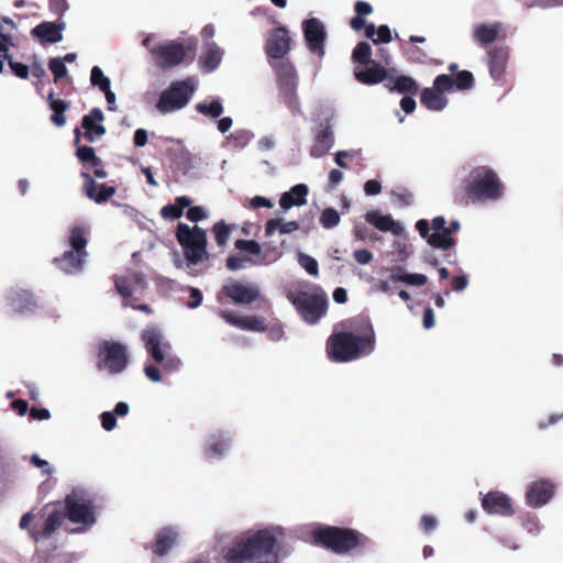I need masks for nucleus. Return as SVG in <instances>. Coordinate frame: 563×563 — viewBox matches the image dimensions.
I'll list each match as a JSON object with an SVG mask.
<instances>
[{
	"instance_id": "nucleus-28",
	"label": "nucleus",
	"mask_w": 563,
	"mask_h": 563,
	"mask_svg": "<svg viewBox=\"0 0 563 563\" xmlns=\"http://www.w3.org/2000/svg\"><path fill=\"white\" fill-rule=\"evenodd\" d=\"M87 256L70 249L65 251L62 256L55 257L54 263L60 271L67 274H76L82 269Z\"/></svg>"
},
{
	"instance_id": "nucleus-25",
	"label": "nucleus",
	"mask_w": 563,
	"mask_h": 563,
	"mask_svg": "<svg viewBox=\"0 0 563 563\" xmlns=\"http://www.w3.org/2000/svg\"><path fill=\"white\" fill-rule=\"evenodd\" d=\"M7 301L15 313L30 312L37 307L33 294L24 289H11L7 295Z\"/></svg>"
},
{
	"instance_id": "nucleus-6",
	"label": "nucleus",
	"mask_w": 563,
	"mask_h": 563,
	"mask_svg": "<svg viewBox=\"0 0 563 563\" xmlns=\"http://www.w3.org/2000/svg\"><path fill=\"white\" fill-rule=\"evenodd\" d=\"M176 239L183 247L186 260L197 265L209 258L207 252V234L198 225L189 227L179 222L176 230Z\"/></svg>"
},
{
	"instance_id": "nucleus-8",
	"label": "nucleus",
	"mask_w": 563,
	"mask_h": 563,
	"mask_svg": "<svg viewBox=\"0 0 563 563\" xmlns=\"http://www.w3.org/2000/svg\"><path fill=\"white\" fill-rule=\"evenodd\" d=\"M288 298L302 320L309 324L318 323L328 311V296L321 288L312 294L301 290Z\"/></svg>"
},
{
	"instance_id": "nucleus-44",
	"label": "nucleus",
	"mask_w": 563,
	"mask_h": 563,
	"mask_svg": "<svg viewBox=\"0 0 563 563\" xmlns=\"http://www.w3.org/2000/svg\"><path fill=\"white\" fill-rule=\"evenodd\" d=\"M0 55L2 57L1 58L2 60L4 59V60L8 62V65L11 68V71L14 74V76H16L20 79H27L29 78V76H30V66H27V65H25L23 63L13 60V58L9 54V52H7V54H0Z\"/></svg>"
},
{
	"instance_id": "nucleus-58",
	"label": "nucleus",
	"mask_w": 563,
	"mask_h": 563,
	"mask_svg": "<svg viewBox=\"0 0 563 563\" xmlns=\"http://www.w3.org/2000/svg\"><path fill=\"white\" fill-rule=\"evenodd\" d=\"M391 196L402 207L410 206L413 201V195L406 188L393 190Z\"/></svg>"
},
{
	"instance_id": "nucleus-57",
	"label": "nucleus",
	"mask_w": 563,
	"mask_h": 563,
	"mask_svg": "<svg viewBox=\"0 0 563 563\" xmlns=\"http://www.w3.org/2000/svg\"><path fill=\"white\" fill-rule=\"evenodd\" d=\"M405 53L411 63L424 64L428 60V54L420 47L411 46Z\"/></svg>"
},
{
	"instance_id": "nucleus-45",
	"label": "nucleus",
	"mask_w": 563,
	"mask_h": 563,
	"mask_svg": "<svg viewBox=\"0 0 563 563\" xmlns=\"http://www.w3.org/2000/svg\"><path fill=\"white\" fill-rule=\"evenodd\" d=\"M196 110L203 115L216 119L222 114L223 107L219 100H212L209 104L202 102L197 103Z\"/></svg>"
},
{
	"instance_id": "nucleus-23",
	"label": "nucleus",
	"mask_w": 563,
	"mask_h": 563,
	"mask_svg": "<svg viewBox=\"0 0 563 563\" xmlns=\"http://www.w3.org/2000/svg\"><path fill=\"white\" fill-rule=\"evenodd\" d=\"M64 22H42L32 29L31 34L41 44H54L63 40Z\"/></svg>"
},
{
	"instance_id": "nucleus-38",
	"label": "nucleus",
	"mask_w": 563,
	"mask_h": 563,
	"mask_svg": "<svg viewBox=\"0 0 563 563\" xmlns=\"http://www.w3.org/2000/svg\"><path fill=\"white\" fill-rule=\"evenodd\" d=\"M365 220L382 232H398V224L389 214L384 216L378 211L372 210L365 214Z\"/></svg>"
},
{
	"instance_id": "nucleus-4",
	"label": "nucleus",
	"mask_w": 563,
	"mask_h": 563,
	"mask_svg": "<svg viewBox=\"0 0 563 563\" xmlns=\"http://www.w3.org/2000/svg\"><path fill=\"white\" fill-rule=\"evenodd\" d=\"M505 191L506 186L495 169L488 165H477L463 177L454 194V201L464 207L498 201Z\"/></svg>"
},
{
	"instance_id": "nucleus-54",
	"label": "nucleus",
	"mask_w": 563,
	"mask_h": 563,
	"mask_svg": "<svg viewBox=\"0 0 563 563\" xmlns=\"http://www.w3.org/2000/svg\"><path fill=\"white\" fill-rule=\"evenodd\" d=\"M252 133L246 130H238L229 136V142L236 147H243L249 144Z\"/></svg>"
},
{
	"instance_id": "nucleus-16",
	"label": "nucleus",
	"mask_w": 563,
	"mask_h": 563,
	"mask_svg": "<svg viewBox=\"0 0 563 563\" xmlns=\"http://www.w3.org/2000/svg\"><path fill=\"white\" fill-rule=\"evenodd\" d=\"M155 65L162 69H170L185 59L186 51L181 43L169 42L158 44L151 49Z\"/></svg>"
},
{
	"instance_id": "nucleus-13",
	"label": "nucleus",
	"mask_w": 563,
	"mask_h": 563,
	"mask_svg": "<svg viewBox=\"0 0 563 563\" xmlns=\"http://www.w3.org/2000/svg\"><path fill=\"white\" fill-rule=\"evenodd\" d=\"M261 291L253 284H244L240 280L230 279L217 292V301L220 305L232 302L239 306L251 305L261 298Z\"/></svg>"
},
{
	"instance_id": "nucleus-22",
	"label": "nucleus",
	"mask_w": 563,
	"mask_h": 563,
	"mask_svg": "<svg viewBox=\"0 0 563 563\" xmlns=\"http://www.w3.org/2000/svg\"><path fill=\"white\" fill-rule=\"evenodd\" d=\"M178 536L174 527H163L156 532L154 542L145 545V549L151 550L156 556H163L177 544Z\"/></svg>"
},
{
	"instance_id": "nucleus-18",
	"label": "nucleus",
	"mask_w": 563,
	"mask_h": 563,
	"mask_svg": "<svg viewBox=\"0 0 563 563\" xmlns=\"http://www.w3.org/2000/svg\"><path fill=\"white\" fill-rule=\"evenodd\" d=\"M334 144V133L331 119L320 121L316 126L314 142L310 148V155L314 158L323 157Z\"/></svg>"
},
{
	"instance_id": "nucleus-17",
	"label": "nucleus",
	"mask_w": 563,
	"mask_h": 563,
	"mask_svg": "<svg viewBox=\"0 0 563 563\" xmlns=\"http://www.w3.org/2000/svg\"><path fill=\"white\" fill-rule=\"evenodd\" d=\"M432 236L430 245L434 249L449 250L455 244V239L452 238L453 233H456L461 229V224L457 220H452L446 227V220L442 216H438L432 219Z\"/></svg>"
},
{
	"instance_id": "nucleus-34",
	"label": "nucleus",
	"mask_w": 563,
	"mask_h": 563,
	"mask_svg": "<svg viewBox=\"0 0 563 563\" xmlns=\"http://www.w3.org/2000/svg\"><path fill=\"white\" fill-rule=\"evenodd\" d=\"M386 87L391 91L398 93L416 96L419 92L418 82L410 76L400 75L397 76L386 84Z\"/></svg>"
},
{
	"instance_id": "nucleus-27",
	"label": "nucleus",
	"mask_w": 563,
	"mask_h": 563,
	"mask_svg": "<svg viewBox=\"0 0 563 563\" xmlns=\"http://www.w3.org/2000/svg\"><path fill=\"white\" fill-rule=\"evenodd\" d=\"M489 74L495 80H499L506 70L509 48L507 46H495L487 52Z\"/></svg>"
},
{
	"instance_id": "nucleus-53",
	"label": "nucleus",
	"mask_w": 563,
	"mask_h": 563,
	"mask_svg": "<svg viewBox=\"0 0 563 563\" xmlns=\"http://www.w3.org/2000/svg\"><path fill=\"white\" fill-rule=\"evenodd\" d=\"M453 77H451L450 75L442 74L435 77V79L433 80L432 88L443 95L444 92L450 91L453 88Z\"/></svg>"
},
{
	"instance_id": "nucleus-36",
	"label": "nucleus",
	"mask_w": 563,
	"mask_h": 563,
	"mask_svg": "<svg viewBox=\"0 0 563 563\" xmlns=\"http://www.w3.org/2000/svg\"><path fill=\"white\" fill-rule=\"evenodd\" d=\"M192 200L187 196L176 197L175 203L166 205L161 209V217L165 220H177L183 213L184 209L190 207Z\"/></svg>"
},
{
	"instance_id": "nucleus-37",
	"label": "nucleus",
	"mask_w": 563,
	"mask_h": 563,
	"mask_svg": "<svg viewBox=\"0 0 563 563\" xmlns=\"http://www.w3.org/2000/svg\"><path fill=\"white\" fill-rule=\"evenodd\" d=\"M421 103L432 111H441L445 108L448 99L433 88H424L420 95Z\"/></svg>"
},
{
	"instance_id": "nucleus-56",
	"label": "nucleus",
	"mask_w": 563,
	"mask_h": 563,
	"mask_svg": "<svg viewBox=\"0 0 563 563\" xmlns=\"http://www.w3.org/2000/svg\"><path fill=\"white\" fill-rule=\"evenodd\" d=\"M93 147L88 145H78L76 150V157L84 165H88L96 157Z\"/></svg>"
},
{
	"instance_id": "nucleus-55",
	"label": "nucleus",
	"mask_w": 563,
	"mask_h": 563,
	"mask_svg": "<svg viewBox=\"0 0 563 563\" xmlns=\"http://www.w3.org/2000/svg\"><path fill=\"white\" fill-rule=\"evenodd\" d=\"M235 249L247 252L253 255L261 254V245L254 240H243L239 239L234 243Z\"/></svg>"
},
{
	"instance_id": "nucleus-41",
	"label": "nucleus",
	"mask_w": 563,
	"mask_h": 563,
	"mask_svg": "<svg viewBox=\"0 0 563 563\" xmlns=\"http://www.w3.org/2000/svg\"><path fill=\"white\" fill-rule=\"evenodd\" d=\"M354 12L355 16H353L350 21V26L356 31L360 32L365 27V19L364 16L369 15L373 13V7L371 3L366 1H356L354 3Z\"/></svg>"
},
{
	"instance_id": "nucleus-29",
	"label": "nucleus",
	"mask_w": 563,
	"mask_h": 563,
	"mask_svg": "<svg viewBox=\"0 0 563 563\" xmlns=\"http://www.w3.org/2000/svg\"><path fill=\"white\" fill-rule=\"evenodd\" d=\"M90 228L85 223L75 224L69 228L67 244L71 250L88 255L86 250L89 241Z\"/></svg>"
},
{
	"instance_id": "nucleus-24",
	"label": "nucleus",
	"mask_w": 563,
	"mask_h": 563,
	"mask_svg": "<svg viewBox=\"0 0 563 563\" xmlns=\"http://www.w3.org/2000/svg\"><path fill=\"white\" fill-rule=\"evenodd\" d=\"M103 120V112L99 108H92L89 114L82 117L81 126L85 130L84 137L86 141L95 142L96 139L106 134V128L100 124Z\"/></svg>"
},
{
	"instance_id": "nucleus-64",
	"label": "nucleus",
	"mask_w": 563,
	"mask_h": 563,
	"mask_svg": "<svg viewBox=\"0 0 563 563\" xmlns=\"http://www.w3.org/2000/svg\"><path fill=\"white\" fill-rule=\"evenodd\" d=\"M438 521L432 515H423L420 520L421 529L429 533L437 528Z\"/></svg>"
},
{
	"instance_id": "nucleus-43",
	"label": "nucleus",
	"mask_w": 563,
	"mask_h": 563,
	"mask_svg": "<svg viewBox=\"0 0 563 563\" xmlns=\"http://www.w3.org/2000/svg\"><path fill=\"white\" fill-rule=\"evenodd\" d=\"M352 60L362 66L375 62L374 59H372L371 45L367 42H360L352 52Z\"/></svg>"
},
{
	"instance_id": "nucleus-19",
	"label": "nucleus",
	"mask_w": 563,
	"mask_h": 563,
	"mask_svg": "<svg viewBox=\"0 0 563 563\" xmlns=\"http://www.w3.org/2000/svg\"><path fill=\"white\" fill-rule=\"evenodd\" d=\"M482 507L488 515L510 517L515 514L510 497L498 490L483 495Z\"/></svg>"
},
{
	"instance_id": "nucleus-1",
	"label": "nucleus",
	"mask_w": 563,
	"mask_h": 563,
	"mask_svg": "<svg viewBox=\"0 0 563 563\" xmlns=\"http://www.w3.org/2000/svg\"><path fill=\"white\" fill-rule=\"evenodd\" d=\"M376 332L368 316L358 314L335 324L327 339L325 352L332 362L350 363L376 350Z\"/></svg>"
},
{
	"instance_id": "nucleus-9",
	"label": "nucleus",
	"mask_w": 563,
	"mask_h": 563,
	"mask_svg": "<svg viewBox=\"0 0 563 563\" xmlns=\"http://www.w3.org/2000/svg\"><path fill=\"white\" fill-rule=\"evenodd\" d=\"M141 338L150 356L156 363L162 364L165 372L173 373L180 368L181 361L177 356L167 353L170 344L164 341L159 329L155 327L146 328Z\"/></svg>"
},
{
	"instance_id": "nucleus-61",
	"label": "nucleus",
	"mask_w": 563,
	"mask_h": 563,
	"mask_svg": "<svg viewBox=\"0 0 563 563\" xmlns=\"http://www.w3.org/2000/svg\"><path fill=\"white\" fill-rule=\"evenodd\" d=\"M186 217L191 222H198L207 218V213L203 210L202 207L195 206V207H188Z\"/></svg>"
},
{
	"instance_id": "nucleus-12",
	"label": "nucleus",
	"mask_w": 563,
	"mask_h": 563,
	"mask_svg": "<svg viewBox=\"0 0 563 563\" xmlns=\"http://www.w3.org/2000/svg\"><path fill=\"white\" fill-rule=\"evenodd\" d=\"M217 314L228 324L245 331L264 332L268 330V336L273 341H278L284 335L280 325L267 328L266 320L257 316H239L236 312L228 309H218Z\"/></svg>"
},
{
	"instance_id": "nucleus-47",
	"label": "nucleus",
	"mask_w": 563,
	"mask_h": 563,
	"mask_svg": "<svg viewBox=\"0 0 563 563\" xmlns=\"http://www.w3.org/2000/svg\"><path fill=\"white\" fill-rule=\"evenodd\" d=\"M340 222V214L334 208H325L320 217V224L324 229H332Z\"/></svg>"
},
{
	"instance_id": "nucleus-48",
	"label": "nucleus",
	"mask_w": 563,
	"mask_h": 563,
	"mask_svg": "<svg viewBox=\"0 0 563 563\" xmlns=\"http://www.w3.org/2000/svg\"><path fill=\"white\" fill-rule=\"evenodd\" d=\"M90 81L92 86L98 87L101 91L110 88V79L104 76L99 66H93L91 69Z\"/></svg>"
},
{
	"instance_id": "nucleus-5",
	"label": "nucleus",
	"mask_w": 563,
	"mask_h": 563,
	"mask_svg": "<svg viewBox=\"0 0 563 563\" xmlns=\"http://www.w3.org/2000/svg\"><path fill=\"white\" fill-rule=\"evenodd\" d=\"M311 539L318 547L342 555L365 547L368 539L357 530L336 526H323L311 531Z\"/></svg>"
},
{
	"instance_id": "nucleus-46",
	"label": "nucleus",
	"mask_w": 563,
	"mask_h": 563,
	"mask_svg": "<svg viewBox=\"0 0 563 563\" xmlns=\"http://www.w3.org/2000/svg\"><path fill=\"white\" fill-rule=\"evenodd\" d=\"M212 231L214 233L217 244L221 247L225 246L229 241L232 228L225 224L224 221H219L213 224Z\"/></svg>"
},
{
	"instance_id": "nucleus-11",
	"label": "nucleus",
	"mask_w": 563,
	"mask_h": 563,
	"mask_svg": "<svg viewBox=\"0 0 563 563\" xmlns=\"http://www.w3.org/2000/svg\"><path fill=\"white\" fill-rule=\"evenodd\" d=\"M195 92L190 78L176 80L162 91L156 108L161 113H168L186 107Z\"/></svg>"
},
{
	"instance_id": "nucleus-52",
	"label": "nucleus",
	"mask_w": 563,
	"mask_h": 563,
	"mask_svg": "<svg viewBox=\"0 0 563 563\" xmlns=\"http://www.w3.org/2000/svg\"><path fill=\"white\" fill-rule=\"evenodd\" d=\"M48 68L54 76V80L58 81L67 75V67L59 57H54L48 60Z\"/></svg>"
},
{
	"instance_id": "nucleus-50",
	"label": "nucleus",
	"mask_w": 563,
	"mask_h": 563,
	"mask_svg": "<svg viewBox=\"0 0 563 563\" xmlns=\"http://www.w3.org/2000/svg\"><path fill=\"white\" fill-rule=\"evenodd\" d=\"M114 285L117 291L123 297V298H130L133 295V287H132V279L130 276H120L114 279Z\"/></svg>"
},
{
	"instance_id": "nucleus-20",
	"label": "nucleus",
	"mask_w": 563,
	"mask_h": 563,
	"mask_svg": "<svg viewBox=\"0 0 563 563\" xmlns=\"http://www.w3.org/2000/svg\"><path fill=\"white\" fill-rule=\"evenodd\" d=\"M80 176L84 179L82 192L98 205L107 202L117 192L114 186L98 185L93 176L87 172H81Z\"/></svg>"
},
{
	"instance_id": "nucleus-2",
	"label": "nucleus",
	"mask_w": 563,
	"mask_h": 563,
	"mask_svg": "<svg viewBox=\"0 0 563 563\" xmlns=\"http://www.w3.org/2000/svg\"><path fill=\"white\" fill-rule=\"evenodd\" d=\"M291 49V38L286 26H277L271 31L266 38L264 51L269 59L278 62L271 63L274 68L279 88L280 97L287 108L294 113L300 112V102L297 96L298 74L294 64L284 57Z\"/></svg>"
},
{
	"instance_id": "nucleus-49",
	"label": "nucleus",
	"mask_w": 563,
	"mask_h": 563,
	"mask_svg": "<svg viewBox=\"0 0 563 563\" xmlns=\"http://www.w3.org/2000/svg\"><path fill=\"white\" fill-rule=\"evenodd\" d=\"M454 80V86L459 90H468L474 86V76L468 70H461L456 73Z\"/></svg>"
},
{
	"instance_id": "nucleus-63",
	"label": "nucleus",
	"mask_w": 563,
	"mask_h": 563,
	"mask_svg": "<svg viewBox=\"0 0 563 563\" xmlns=\"http://www.w3.org/2000/svg\"><path fill=\"white\" fill-rule=\"evenodd\" d=\"M101 426L104 430L111 431L117 424V418L113 412L106 411L101 416Z\"/></svg>"
},
{
	"instance_id": "nucleus-14",
	"label": "nucleus",
	"mask_w": 563,
	"mask_h": 563,
	"mask_svg": "<svg viewBox=\"0 0 563 563\" xmlns=\"http://www.w3.org/2000/svg\"><path fill=\"white\" fill-rule=\"evenodd\" d=\"M34 517L35 516L31 511L24 514L20 519L19 528L27 530L29 537L35 543H37L42 538H49L62 526L64 519H66L65 511L55 509L47 516L41 528L37 527V525L30 527Z\"/></svg>"
},
{
	"instance_id": "nucleus-31",
	"label": "nucleus",
	"mask_w": 563,
	"mask_h": 563,
	"mask_svg": "<svg viewBox=\"0 0 563 563\" xmlns=\"http://www.w3.org/2000/svg\"><path fill=\"white\" fill-rule=\"evenodd\" d=\"M309 189L305 184H297L287 192H284L279 199V205L284 210H288L294 206H302L307 202Z\"/></svg>"
},
{
	"instance_id": "nucleus-3",
	"label": "nucleus",
	"mask_w": 563,
	"mask_h": 563,
	"mask_svg": "<svg viewBox=\"0 0 563 563\" xmlns=\"http://www.w3.org/2000/svg\"><path fill=\"white\" fill-rule=\"evenodd\" d=\"M275 531L276 528H264L242 533L222 549L216 563H277Z\"/></svg>"
},
{
	"instance_id": "nucleus-39",
	"label": "nucleus",
	"mask_w": 563,
	"mask_h": 563,
	"mask_svg": "<svg viewBox=\"0 0 563 563\" xmlns=\"http://www.w3.org/2000/svg\"><path fill=\"white\" fill-rule=\"evenodd\" d=\"M47 102L49 109L53 111L51 121L54 125L62 128L66 124L65 111L68 109V103L62 99H56L54 91H51L47 96Z\"/></svg>"
},
{
	"instance_id": "nucleus-51",
	"label": "nucleus",
	"mask_w": 563,
	"mask_h": 563,
	"mask_svg": "<svg viewBox=\"0 0 563 563\" xmlns=\"http://www.w3.org/2000/svg\"><path fill=\"white\" fill-rule=\"evenodd\" d=\"M298 263L309 275L314 277L319 275L318 262L312 256L305 253H299Z\"/></svg>"
},
{
	"instance_id": "nucleus-60",
	"label": "nucleus",
	"mask_w": 563,
	"mask_h": 563,
	"mask_svg": "<svg viewBox=\"0 0 563 563\" xmlns=\"http://www.w3.org/2000/svg\"><path fill=\"white\" fill-rule=\"evenodd\" d=\"M431 229V224L426 219L418 220L416 223V230L419 232L421 238L427 240L429 245L432 236V233L430 232Z\"/></svg>"
},
{
	"instance_id": "nucleus-42",
	"label": "nucleus",
	"mask_w": 563,
	"mask_h": 563,
	"mask_svg": "<svg viewBox=\"0 0 563 563\" xmlns=\"http://www.w3.org/2000/svg\"><path fill=\"white\" fill-rule=\"evenodd\" d=\"M299 223L297 221H288L285 222L284 219H272L268 220L265 224V233L266 235H273L277 230L280 234H288L294 231L299 230Z\"/></svg>"
},
{
	"instance_id": "nucleus-62",
	"label": "nucleus",
	"mask_w": 563,
	"mask_h": 563,
	"mask_svg": "<svg viewBox=\"0 0 563 563\" xmlns=\"http://www.w3.org/2000/svg\"><path fill=\"white\" fill-rule=\"evenodd\" d=\"M377 38L374 40L375 44L378 43H389L393 40L391 31L388 25H380L377 27L376 32Z\"/></svg>"
},
{
	"instance_id": "nucleus-10",
	"label": "nucleus",
	"mask_w": 563,
	"mask_h": 563,
	"mask_svg": "<svg viewBox=\"0 0 563 563\" xmlns=\"http://www.w3.org/2000/svg\"><path fill=\"white\" fill-rule=\"evenodd\" d=\"M97 368L111 375L122 373L129 364L126 346L115 341H103L97 354Z\"/></svg>"
},
{
	"instance_id": "nucleus-7",
	"label": "nucleus",
	"mask_w": 563,
	"mask_h": 563,
	"mask_svg": "<svg viewBox=\"0 0 563 563\" xmlns=\"http://www.w3.org/2000/svg\"><path fill=\"white\" fill-rule=\"evenodd\" d=\"M66 519L73 523L91 527L96 522L95 499L84 488H74L64 499Z\"/></svg>"
},
{
	"instance_id": "nucleus-30",
	"label": "nucleus",
	"mask_w": 563,
	"mask_h": 563,
	"mask_svg": "<svg viewBox=\"0 0 563 563\" xmlns=\"http://www.w3.org/2000/svg\"><path fill=\"white\" fill-rule=\"evenodd\" d=\"M222 57L223 51L214 42H209L199 57V66L205 73H212L220 65Z\"/></svg>"
},
{
	"instance_id": "nucleus-32",
	"label": "nucleus",
	"mask_w": 563,
	"mask_h": 563,
	"mask_svg": "<svg viewBox=\"0 0 563 563\" xmlns=\"http://www.w3.org/2000/svg\"><path fill=\"white\" fill-rule=\"evenodd\" d=\"M503 29V24L500 22H496L494 24H485L481 23L474 29V40L482 46H486L488 44L494 43L498 37L499 33Z\"/></svg>"
},
{
	"instance_id": "nucleus-21",
	"label": "nucleus",
	"mask_w": 563,
	"mask_h": 563,
	"mask_svg": "<svg viewBox=\"0 0 563 563\" xmlns=\"http://www.w3.org/2000/svg\"><path fill=\"white\" fill-rule=\"evenodd\" d=\"M554 495V485L548 479L533 482L527 489L526 501L532 508L545 505Z\"/></svg>"
},
{
	"instance_id": "nucleus-59",
	"label": "nucleus",
	"mask_w": 563,
	"mask_h": 563,
	"mask_svg": "<svg viewBox=\"0 0 563 563\" xmlns=\"http://www.w3.org/2000/svg\"><path fill=\"white\" fill-rule=\"evenodd\" d=\"M527 8L540 7L550 8L556 5H563V0H520Z\"/></svg>"
},
{
	"instance_id": "nucleus-35",
	"label": "nucleus",
	"mask_w": 563,
	"mask_h": 563,
	"mask_svg": "<svg viewBox=\"0 0 563 563\" xmlns=\"http://www.w3.org/2000/svg\"><path fill=\"white\" fill-rule=\"evenodd\" d=\"M389 280H391V283L401 282L407 285L420 287V286H423L424 284H427L428 278L423 274L407 273L402 266H394L390 268Z\"/></svg>"
},
{
	"instance_id": "nucleus-40",
	"label": "nucleus",
	"mask_w": 563,
	"mask_h": 563,
	"mask_svg": "<svg viewBox=\"0 0 563 563\" xmlns=\"http://www.w3.org/2000/svg\"><path fill=\"white\" fill-rule=\"evenodd\" d=\"M230 446V441L222 433L212 434L205 448V454L208 459L221 457Z\"/></svg>"
},
{
	"instance_id": "nucleus-33",
	"label": "nucleus",
	"mask_w": 563,
	"mask_h": 563,
	"mask_svg": "<svg viewBox=\"0 0 563 563\" xmlns=\"http://www.w3.org/2000/svg\"><path fill=\"white\" fill-rule=\"evenodd\" d=\"M16 29V24L9 18L0 20V54H7L9 47L13 46L12 32ZM3 62L0 58V74L3 73Z\"/></svg>"
},
{
	"instance_id": "nucleus-26",
	"label": "nucleus",
	"mask_w": 563,
	"mask_h": 563,
	"mask_svg": "<svg viewBox=\"0 0 563 563\" xmlns=\"http://www.w3.org/2000/svg\"><path fill=\"white\" fill-rule=\"evenodd\" d=\"M365 68L355 67L354 77L363 85H376L383 82L387 78V69L379 65L377 62H373L368 65H364Z\"/></svg>"
},
{
	"instance_id": "nucleus-15",
	"label": "nucleus",
	"mask_w": 563,
	"mask_h": 563,
	"mask_svg": "<svg viewBox=\"0 0 563 563\" xmlns=\"http://www.w3.org/2000/svg\"><path fill=\"white\" fill-rule=\"evenodd\" d=\"M306 45L310 53L322 58L325 54L327 31L324 24L317 18L302 22Z\"/></svg>"
}]
</instances>
